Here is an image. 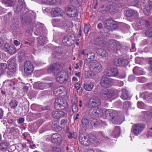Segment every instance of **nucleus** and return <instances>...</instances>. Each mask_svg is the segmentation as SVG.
Instances as JSON below:
<instances>
[{
	"label": "nucleus",
	"instance_id": "62",
	"mask_svg": "<svg viewBox=\"0 0 152 152\" xmlns=\"http://www.w3.org/2000/svg\"><path fill=\"white\" fill-rule=\"evenodd\" d=\"M7 67V65L6 63H0V69H5Z\"/></svg>",
	"mask_w": 152,
	"mask_h": 152
},
{
	"label": "nucleus",
	"instance_id": "37",
	"mask_svg": "<svg viewBox=\"0 0 152 152\" xmlns=\"http://www.w3.org/2000/svg\"><path fill=\"white\" fill-rule=\"evenodd\" d=\"M94 86V83H84V88L88 91H91Z\"/></svg>",
	"mask_w": 152,
	"mask_h": 152
},
{
	"label": "nucleus",
	"instance_id": "41",
	"mask_svg": "<svg viewBox=\"0 0 152 152\" xmlns=\"http://www.w3.org/2000/svg\"><path fill=\"white\" fill-rule=\"evenodd\" d=\"M96 53L98 55L101 56L102 57L105 58L107 56V54L106 51L101 48L98 49L96 50Z\"/></svg>",
	"mask_w": 152,
	"mask_h": 152
},
{
	"label": "nucleus",
	"instance_id": "57",
	"mask_svg": "<svg viewBox=\"0 0 152 152\" xmlns=\"http://www.w3.org/2000/svg\"><path fill=\"white\" fill-rule=\"evenodd\" d=\"M83 65V62L81 60H79V62L74 64V66L75 69H78L79 68V66L82 67Z\"/></svg>",
	"mask_w": 152,
	"mask_h": 152
},
{
	"label": "nucleus",
	"instance_id": "38",
	"mask_svg": "<svg viewBox=\"0 0 152 152\" xmlns=\"http://www.w3.org/2000/svg\"><path fill=\"white\" fill-rule=\"evenodd\" d=\"M97 142L98 140L95 136L91 135L88 137V145L90 144H97Z\"/></svg>",
	"mask_w": 152,
	"mask_h": 152
},
{
	"label": "nucleus",
	"instance_id": "46",
	"mask_svg": "<svg viewBox=\"0 0 152 152\" xmlns=\"http://www.w3.org/2000/svg\"><path fill=\"white\" fill-rule=\"evenodd\" d=\"M58 1V0H42L43 3L52 5H55Z\"/></svg>",
	"mask_w": 152,
	"mask_h": 152
},
{
	"label": "nucleus",
	"instance_id": "58",
	"mask_svg": "<svg viewBox=\"0 0 152 152\" xmlns=\"http://www.w3.org/2000/svg\"><path fill=\"white\" fill-rule=\"evenodd\" d=\"M76 134V133L75 132H73V133L69 132V133L67 134L68 137L69 139H71L72 138H75V135Z\"/></svg>",
	"mask_w": 152,
	"mask_h": 152
},
{
	"label": "nucleus",
	"instance_id": "15",
	"mask_svg": "<svg viewBox=\"0 0 152 152\" xmlns=\"http://www.w3.org/2000/svg\"><path fill=\"white\" fill-rule=\"evenodd\" d=\"M65 12L69 17H75L78 15L77 10L72 6H68L66 8Z\"/></svg>",
	"mask_w": 152,
	"mask_h": 152
},
{
	"label": "nucleus",
	"instance_id": "53",
	"mask_svg": "<svg viewBox=\"0 0 152 152\" xmlns=\"http://www.w3.org/2000/svg\"><path fill=\"white\" fill-rule=\"evenodd\" d=\"M72 110L73 113H77L78 110L76 104L74 102H73L72 104Z\"/></svg>",
	"mask_w": 152,
	"mask_h": 152
},
{
	"label": "nucleus",
	"instance_id": "6",
	"mask_svg": "<svg viewBox=\"0 0 152 152\" xmlns=\"http://www.w3.org/2000/svg\"><path fill=\"white\" fill-rule=\"evenodd\" d=\"M26 6V4H23L22 5L20 3H18L14 9L15 12L20 14L21 17L28 11V9Z\"/></svg>",
	"mask_w": 152,
	"mask_h": 152
},
{
	"label": "nucleus",
	"instance_id": "59",
	"mask_svg": "<svg viewBox=\"0 0 152 152\" xmlns=\"http://www.w3.org/2000/svg\"><path fill=\"white\" fill-rule=\"evenodd\" d=\"M137 79L139 82L141 83L145 82L146 80L145 78L144 77L141 76L138 77Z\"/></svg>",
	"mask_w": 152,
	"mask_h": 152
},
{
	"label": "nucleus",
	"instance_id": "26",
	"mask_svg": "<svg viewBox=\"0 0 152 152\" xmlns=\"http://www.w3.org/2000/svg\"><path fill=\"white\" fill-rule=\"evenodd\" d=\"M52 116L54 118L59 119L65 116V113L61 111H53L52 113Z\"/></svg>",
	"mask_w": 152,
	"mask_h": 152
},
{
	"label": "nucleus",
	"instance_id": "39",
	"mask_svg": "<svg viewBox=\"0 0 152 152\" xmlns=\"http://www.w3.org/2000/svg\"><path fill=\"white\" fill-rule=\"evenodd\" d=\"M47 71L49 73L57 74V71L56 69L54 63L50 65L47 68Z\"/></svg>",
	"mask_w": 152,
	"mask_h": 152
},
{
	"label": "nucleus",
	"instance_id": "48",
	"mask_svg": "<svg viewBox=\"0 0 152 152\" xmlns=\"http://www.w3.org/2000/svg\"><path fill=\"white\" fill-rule=\"evenodd\" d=\"M18 102L16 100H12L9 103V105L12 108L15 109L17 106Z\"/></svg>",
	"mask_w": 152,
	"mask_h": 152
},
{
	"label": "nucleus",
	"instance_id": "61",
	"mask_svg": "<svg viewBox=\"0 0 152 152\" xmlns=\"http://www.w3.org/2000/svg\"><path fill=\"white\" fill-rule=\"evenodd\" d=\"M144 104L142 102L138 101L137 102V105L138 108L142 109L144 107Z\"/></svg>",
	"mask_w": 152,
	"mask_h": 152
},
{
	"label": "nucleus",
	"instance_id": "43",
	"mask_svg": "<svg viewBox=\"0 0 152 152\" xmlns=\"http://www.w3.org/2000/svg\"><path fill=\"white\" fill-rule=\"evenodd\" d=\"M140 96L144 99H147L152 98V93L148 92H143L140 94Z\"/></svg>",
	"mask_w": 152,
	"mask_h": 152
},
{
	"label": "nucleus",
	"instance_id": "7",
	"mask_svg": "<svg viewBox=\"0 0 152 152\" xmlns=\"http://www.w3.org/2000/svg\"><path fill=\"white\" fill-rule=\"evenodd\" d=\"M145 125L143 124H137L132 125L131 132L135 135H138L143 130Z\"/></svg>",
	"mask_w": 152,
	"mask_h": 152
},
{
	"label": "nucleus",
	"instance_id": "16",
	"mask_svg": "<svg viewBox=\"0 0 152 152\" xmlns=\"http://www.w3.org/2000/svg\"><path fill=\"white\" fill-rule=\"evenodd\" d=\"M67 103L64 102L63 100L57 99L55 100L54 102V108L58 110L64 109L67 106Z\"/></svg>",
	"mask_w": 152,
	"mask_h": 152
},
{
	"label": "nucleus",
	"instance_id": "14",
	"mask_svg": "<svg viewBox=\"0 0 152 152\" xmlns=\"http://www.w3.org/2000/svg\"><path fill=\"white\" fill-rule=\"evenodd\" d=\"M108 44L111 49L114 51L120 50L122 48V45L120 43L115 40H110L108 42Z\"/></svg>",
	"mask_w": 152,
	"mask_h": 152
},
{
	"label": "nucleus",
	"instance_id": "40",
	"mask_svg": "<svg viewBox=\"0 0 152 152\" xmlns=\"http://www.w3.org/2000/svg\"><path fill=\"white\" fill-rule=\"evenodd\" d=\"M16 0H2V2L3 4L8 6H12L15 4Z\"/></svg>",
	"mask_w": 152,
	"mask_h": 152
},
{
	"label": "nucleus",
	"instance_id": "19",
	"mask_svg": "<svg viewBox=\"0 0 152 152\" xmlns=\"http://www.w3.org/2000/svg\"><path fill=\"white\" fill-rule=\"evenodd\" d=\"M46 30L43 24L40 23L37 26V28L34 32V34L38 36L43 35L45 33Z\"/></svg>",
	"mask_w": 152,
	"mask_h": 152
},
{
	"label": "nucleus",
	"instance_id": "21",
	"mask_svg": "<svg viewBox=\"0 0 152 152\" xmlns=\"http://www.w3.org/2000/svg\"><path fill=\"white\" fill-rule=\"evenodd\" d=\"M79 141L80 143L83 146H87L88 145V137L86 135L80 134L79 137Z\"/></svg>",
	"mask_w": 152,
	"mask_h": 152
},
{
	"label": "nucleus",
	"instance_id": "45",
	"mask_svg": "<svg viewBox=\"0 0 152 152\" xmlns=\"http://www.w3.org/2000/svg\"><path fill=\"white\" fill-rule=\"evenodd\" d=\"M120 128L119 127H116L112 132V135L115 138H117L120 135Z\"/></svg>",
	"mask_w": 152,
	"mask_h": 152
},
{
	"label": "nucleus",
	"instance_id": "55",
	"mask_svg": "<svg viewBox=\"0 0 152 152\" xmlns=\"http://www.w3.org/2000/svg\"><path fill=\"white\" fill-rule=\"evenodd\" d=\"M91 124L94 127H96L99 125V122L97 119H93L91 121Z\"/></svg>",
	"mask_w": 152,
	"mask_h": 152
},
{
	"label": "nucleus",
	"instance_id": "29",
	"mask_svg": "<svg viewBox=\"0 0 152 152\" xmlns=\"http://www.w3.org/2000/svg\"><path fill=\"white\" fill-rule=\"evenodd\" d=\"M51 125L53 130L56 131L58 132L62 129L61 127L59 126L58 122L57 120L52 121Z\"/></svg>",
	"mask_w": 152,
	"mask_h": 152
},
{
	"label": "nucleus",
	"instance_id": "18",
	"mask_svg": "<svg viewBox=\"0 0 152 152\" xmlns=\"http://www.w3.org/2000/svg\"><path fill=\"white\" fill-rule=\"evenodd\" d=\"M62 137L61 135L57 133L54 134L51 137V141L53 143L60 145L62 142Z\"/></svg>",
	"mask_w": 152,
	"mask_h": 152
},
{
	"label": "nucleus",
	"instance_id": "64",
	"mask_svg": "<svg viewBox=\"0 0 152 152\" xmlns=\"http://www.w3.org/2000/svg\"><path fill=\"white\" fill-rule=\"evenodd\" d=\"M143 12L145 15H148L149 13V10L148 8H145L143 9Z\"/></svg>",
	"mask_w": 152,
	"mask_h": 152
},
{
	"label": "nucleus",
	"instance_id": "2",
	"mask_svg": "<svg viewBox=\"0 0 152 152\" xmlns=\"http://www.w3.org/2000/svg\"><path fill=\"white\" fill-rule=\"evenodd\" d=\"M88 65L91 71L94 74L99 73L102 70V65L96 61L94 60L89 62Z\"/></svg>",
	"mask_w": 152,
	"mask_h": 152
},
{
	"label": "nucleus",
	"instance_id": "52",
	"mask_svg": "<svg viewBox=\"0 0 152 152\" xmlns=\"http://www.w3.org/2000/svg\"><path fill=\"white\" fill-rule=\"evenodd\" d=\"M72 4L74 6L76 7H79L81 4V0H71Z\"/></svg>",
	"mask_w": 152,
	"mask_h": 152
},
{
	"label": "nucleus",
	"instance_id": "22",
	"mask_svg": "<svg viewBox=\"0 0 152 152\" xmlns=\"http://www.w3.org/2000/svg\"><path fill=\"white\" fill-rule=\"evenodd\" d=\"M114 63V64L116 66H123L127 65L128 62L126 59L119 58L115 59Z\"/></svg>",
	"mask_w": 152,
	"mask_h": 152
},
{
	"label": "nucleus",
	"instance_id": "63",
	"mask_svg": "<svg viewBox=\"0 0 152 152\" xmlns=\"http://www.w3.org/2000/svg\"><path fill=\"white\" fill-rule=\"evenodd\" d=\"M55 51L56 53L58 54L61 53H62L61 49L59 47H57L55 49Z\"/></svg>",
	"mask_w": 152,
	"mask_h": 152
},
{
	"label": "nucleus",
	"instance_id": "33",
	"mask_svg": "<svg viewBox=\"0 0 152 152\" xmlns=\"http://www.w3.org/2000/svg\"><path fill=\"white\" fill-rule=\"evenodd\" d=\"M48 41L47 38L44 35L40 36L37 38L38 43L41 45H43L46 44Z\"/></svg>",
	"mask_w": 152,
	"mask_h": 152
},
{
	"label": "nucleus",
	"instance_id": "30",
	"mask_svg": "<svg viewBox=\"0 0 152 152\" xmlns=\"http://www.w3.org/2000/svg\"><path fill=\"white\" fill-rule=\"evenodd\" d=\"M65 89V87L62 86L56 88L53 91V94L56 96H58L61 94L63 93Z\"/></svg>",
	"mask_w": 152,
	"mask_h": 152
},
{
	"label": "nucleus",
	"instance_id": "13",
	"mask_svg": "<svg viewBox=\"0 0 152 152\" xmlns=\"http://www.w3.org/2000/svg\"><path fill=\"white\" fill-rule=\"evenodd\" d=\"M89 114L91 116L98 118L101 117L103 114V110L98 107L96 109H91L89 111Z\"/></svg>",
	"mask_w": 152,
	"mask_h": 152
},
{
	"label": "nucleus",
	"instance_id": "42",
	"mask_svg": "<svg viewBox=\"0 0 152 152\" xmlns=\"http://www.w3.org/2000/svg\"><path fill=\"white\" fill-rule=\"evenodd\" d=\"M152 117L151 113L150 112H144L142 117V120L143 121H148Z\"/></svg>",
	"mask_w": 152,
	"mask_h": 152
},
{
	"label": "nucleus",
	"instance_id": "3",
	"mask_svg": "<svg viewBox=\"0 0 152 152\" xmlns=\"http://www.w3.org/2000/svg\"><path fill=\"white\" fill-rule=\"evenodd\" d=\"M115 92L112 88L107 89L106 88L101 90L99 94V96L104 99H108L114 96Z\"/></svg>",
	"mask_w": 152,
	"mask_h": 152
},
{
	"label": "nucleus",
	"instance_id": "35",
	"mask_svg": "<svg viewBox=\"0 0 152 152\" xmlns=\"http://www.w3.org/2000/svg\"><path fill=\"white\" fill-rule=\"evenodd\" d=\"M9 71L7 72V75L8 77H12L16 71V66H12L8 67Z\"/></svg>",
	"mask_w": 152,
	"mask_h": 152
},
{
	"label": "nucleus",
	"instance_id": "34",
	"mask_svg": "<svg viewBox=\"0 0 152 152\" xmlns=\"http://www.w3.org/2000/svg\"><path fill=\"white\" fill-rule=\"evenodd\" d=\"M52 24L54 27H59L62 26L63 23L61 19H55L52 20Z\"/></svg>",
	"mask_w": 152,
	"mask_h": 152
},
{
	"label": "nucleus",
	"instance_id": "20",
	"mask_svg": "<svg viewBox=\"0 0 152 152\" xmlns=\"http://www.w3.org/2000/svg\"><path fill=\"white\" fill-rule=\"evenodd\" d=\"M113 5L110 6V8H109V6L107 4H104L102 5L99 9V12L102 14H105L109 10V11H114V9H113Z\"/></svg>",
	"mask_w": 152,
	"mask_h": 152
},
{
	"label": "nucleus",
	"instance_id": "50",
	"mask_svg": "<svg viewBox=\"0 0 152 152\" xmlns=\"http://www.w3.org/2000/svg\"><path fill=\"white\" fill-rule=\"evenodd\" d=\"M131 107V103L130 101H126L124 102L123 104V108L125 110H127Z\"/></svg>",
	"mask_w": 152,
	"mask_h": 152
},
{
	"label": "nucleus",
	"instance_id": "9",
	"mask_svg": "<svg viewBox=\"0 0 152 152\" xmlns=\"http://www.w3.org/2000/svg\"><path fill=\"white\" fill-rule=\"evenodd\" d=\"M25 73L26 75L28 76L31 75L32 73L34 67L31 62L29 61H26L24 65Z\"/></svg>",
	"mask_w": 152,
	"mask_h": 152
},
{
	"label": "nucleus",
	"instance_id": "4",
	"mask_svg": "<svg viewBox=\"0 0 152 152\" xmlns=\"http://www.w3.org/2000/svg\"><path fill=\"white\" fill-rule=\"evenodd\" d=\"M36 17V13L31 10L28 11L26 13H25L23 15L20 17L22 22L25 23L26 24L30 23L32 21V18Z\"/></svg>",
	"mask_w": 152,
	"mask_h": 152
},
{
	"label": "nucleus",
	"instance_id": "12",
	"mask_svg": "<svg viewBox=\"0 0 152 152\" xmlns=\"http://www.w3.org/2000/svg\"><path fill=\"white\" fill-rule=\"evenodd\" d=\"M73 35L71 34L65 36L63 39L62 42L64 45L70 46L72 45L74 43V41L72 39Z\"/></svg>",
	"mask_w": 152,
	"mask_h": 152
},
{
	"label": "nucleus",
	"instance_id": "54",
	"mask_svg": "<svg viewBox=\"0 0 152 152\" xmlns=\"http://www.w3.org/2000/svg\"><path fill=\"white\" fill-rule=\"evenodd\" d=\"M15 60L16 59L15 58H12L9 60L8 61L9 62L8 67L12 66H16Z\"/></svg>",
	"mask_w": 152,
	"mask_h": 152
},
{
	"label": "nucleus",
	"instance_id": "51",
	"mask_svg": "<svg viewBox=\"0 0 152 152\" xmlns=\"http://www.w3.org/2000/svg\"><path fill=\"white\" fill-rule=\"evenodd\" d=\"M3 84L6 86L10 87L14 86L15 84V83L13 81L9 80L4 82Z\"/></svg>",
	"mask_w": 152,
	"mask_h": 152
},
{
	"label": "nucleus",
	"instance_id": "5",
	"mask_svg": "<svg viewBox=\"0 0 152 152\" xmlns=\"http://www.w3.org/2000/svg\"><path fill=\"white\" fill-rule=\"evenodd\" d=\"M68 74L64 71L58 72L56 74V81L60 83H66L68 79Z\"/></svg>",
	"mask_w": 152,
	"mask_h": 152
},
{
	"label": "nucleus",
	"instance_id": "44",
	"mask_svg": "<svg viewBox=\"0 0 152 152\" xmlns=\"http://www.w3.org/2000/svg\"><path fill=\"white\" fill-rule=\"evenodd\" d=\"M121 97L124 100L127 99L129 97V94L127 90L125 89L122 90Z\"/></svg>",
	"mask_w": 152,
	"mask_h": 152
},
{
	"label": "nucleus",
	"instance_id": "24",
	"mask_svg": "<svg viewBox=\"0 0 152 152\" xmlns=\"http://www.w3.org/2000/svg\"><path fill=\"white\" fill-rule=\"evenodd\" d=\"M54 86V83L53 82L49 83H40L38 85V88L40 90H43L46 89L51 87H53Z\"/></svg>",
	"mask_w": 152,
	"mask_h": 152
},
{
	"label": "nucleus",
	"instance_id": "17",
	"mask_svg": "<svg viewBox=\"0 0 152 152\" xmlns=\"http://www.w3.org/2000/svg\"><path fill=\"white\" fill-rule=\"evenodd\" d=\"M82 54L84 56L85 58V63L87 65L88 63L87 62L88 60H93L95 58V54L93 52H87L85 50H83L82 52Z\"/></svg>",
	"mask_w": 152,
	"mask_h": 152
},
{
	"label": "nucleus",
	"instance_id": "25",
	"mask_svg": "<svg viewBox=\"0 0 152 152\" xmlns=\"http://www.w3.org/2000/svg\"><path fill=\"white\" fill-rule=\"evenodd\" d=\"M64 13L62 10L58 7H56L52 9L51 14L53 17H56L62 15Z\"/></svg>",
	"mask_w": 152,
	"mask_h": 152
},
{
	"label": "nucleus",
	"instance_id": "36",
	"mask_svg": "<svg viewBox=\"0 0 152 152\" xmlns=\"http://www.w3.org/2000/svg\"><path fill=\"white\" fill-rule=\"evenodd\" d=\"M134 74L136 75H140L144 74V72L140 67L137 66L135 67L133 69Z\"/></svg>",
	"mask_w": 152,
	"mask_h": 152
},
{
	"label": "nucleus",
	"instance_id": "60",
	"mask_svg": "<svg viewBox=\"0 0 152 152\" xmlns=\"http://www.w3.org/2000/svg\"><path fill=\"white\" fill-rule=\"evenodd\" d=\"M90 26L89 25H86L85 26L84 28V31L86 34L88 32L90 29Z\"/></svg>",
	"mask_w": 152,
	"mask_h": 152
},
{
	"label": "nucleus",
	"instance_id": "1",
	"mask_svg": "<svg viewBox=\"0 0 152 152\" xmlns=\"http://www.w3.org/2000/svg\"><path fill=\"white\" fill-rule=\"evenodd\" d=\"M105 114L106 118L111 120L114 124H120L123 121L122 119L118 116L117 112L115 110H106Z\"/></svg>",
	"mask_w": 152,
	"mask_h": 152
},
{
	"label": "nucleus",
	"instance_id": "23",
	"mask_svg": "<svg viewBox=\"0 0 152 152\" xmlns=\"http://www.w3.org/2000/svg\"><path fill=\"white\" fill-rule=\"evenodd\" d=\"M3 49L4 51L9 52L10 54H13L16 53V49L15 47L9 44H5Z\"/></svg>",
	"mask_w": 152,
	"mask_h": 152
},
{
	"label": "nucleus",
	"instance_id": "32",
	"mask_svg": "<svg viewBox=\"0 0 152 152\" xmlns=\"http://www.w3.org/2000/svg\"><path fill=\"white\" fill-rule=\"evenodd\" d=\"M104 41L102 37H98L96 38L94 40V44L97 45L101 47L104 46Z\"/></svg>",
	"mask_w": 152,
	"mask_h": 152
},
{
	"label": "nucleus",
	"instance_id": "10",
	"mask_svg": "<svg viewBox=\"0 0 152 152\" xmlns=\"http://www.w3.org/2000/svg\"><path fill=\"white\" fill-rule=\"evenodd\" d=\"M100 83L101 86L104 88L109 87L113 83L112 79L105 76L102 77Z\"/></svg>",
	"mask_w": 152,
	"mask_h": 152
},
{
	"label": "nucleus",
	"instance_id": "28",
	"mask_svg": "<svg viewBox=\"0 0 152 152\" xmlns=\"http://www.w3.org/2000/svg\"><path fill=\"white\" fill-rule=\"evenodd\" d=\"M137 20L140 25L143 26L144 28L150 25L149 22L146 20L144 17H140L138 18Z\"/></svg>",
	"mask_w": 152,
	"mask_h": 152
},
{
	"label": "nucleus",
	"instance_id": "11",
	"mask_svg": "<svg viewBox=\"0 0 152 152\" xmlns=\"http://www.w3.org/2000/svg\"><path fill=\"white\" fill-rule=\"evenodd\" d=\"M105 74L109 77H116L118 74L117 68L113 67H108L104 71Z\"/></svg>",
	"mask_w": 152,
	"mask_h": 152
},
{
	"label": "nucleus",
	"instance_id": "49",
	"mask_svg": "<svg viewBox=\"0 0 152 152\" xmlns=\"http://www.w3.org/2000/svg\"><path fill=\"white\" fill-rule=\"evenodd\" d=\"M56 69L57 71V73L58 72L61 71L63 69V66L59 62L54 63Z\"/></svg>",
	"mask_w": 152,
	"mask_h": 152
},
{
	"label": "nucleus",
	"instance_id": "27",
	"mask_svg": "<svg viewBox=\"0 0 152 152\" xmlns=\"http://www.w3.org/2000/svg\"><path fill=\"white\" fill-rule=\"evenodd\" d=\"M124 15L128 17H132L137 13L136 11L128 8H124Z\"/></svg>",
	"mask_w": 152,
	"mask_h": 152
},
{
	"label": "nucleus",
	"instance_id": "8",
	"mask_svg": "<svg viewBox=\"0 0 152 152\" xmlns=\"http://www.w3.org/2000/svg\"><path fill=\"white\" fill-rule=\"evenodd\" d=\"M101 104V99L97 96L93 97L89 100L88 105L90 107L94 108L98 107L100 106Z\"/></svg>",
	"mask_w": 152,
	"mask_h": 152
},
{
	"label": "nucleus",
	"instance_id": "56",
	"mask_svg": "<svg viewBox=\"0 0 152 152\" xmlns=\"http://www.w3.org/2000/svg\"><path fill=\"white\" fill-rule=\"evenodd\" d=\"M145 35L148 37H152V27L146 31Z\"/></svg>",
	"mask_w": 152,
	"mask_h": 152
},
{
	"label": "nucleus",
	"instance_id": "47",
	"mask_svg": "<svg viewBox=\"0 0 152 152\" xmlns=\"http://www.w3.org/2000/svg\"><path fill=\"white\" fill-rule=\"evenodd\" d=\"M8 148V144L4 142L0 144V150L3 151H5Z\"/></svg>",
	"mask_w": 152,
	"mask_h": 152
},
{
	"label": "nucleus",
	"instance_id": "31",
	"mask_svg": "<svg viewBox=\"0 0 152 152\" xmlns=\"http://www.w3.org/2000/svg\"><path fill=\"white\" fill-rule=\"evenodd\" d=\"M89 126V122L87 119L86 118H82L81 121V127L82 129L86 130Z\"/></svg>",
	"mask_w": 152,
	"mask_h": 152
}]
</instances>
